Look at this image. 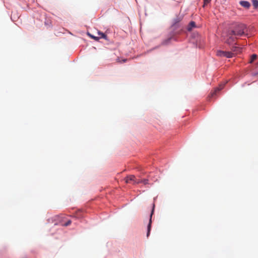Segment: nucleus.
Returning <instances> with one entry per match:
<instances>
[{
    "label": "nucleus",
    "instance_id": "19",
    "mask_svg": "<svg viewBox=\"0 0 258 258\" xmlns=\"http://www.w3.org/2000/svg\"><path fill=\"white\" fill-rule=\"evenodd\" d=\"M122 61H123V62H125L126 61V59H123Z\"/></svg>",
    "mask_w": 258,
    "mask_h": 258
},
{
    "label": "nucleus",
    "instance_id": "17",
    "mask_svg": "<svg viewBox=\"0 0 258 258\" xmlns=\"http://www.w3.org/2000/svg\"><path fill=\"white\" fill-rule=\"evenodd\" d=\"M171 39V38H169L167 39V40H166L165 41H164L163 42V43L164 44H167L170 41Z\"/></svg>",
    "mask_w": 258,
    "mask_h": 258
},
{
    "label": "nucleus",
    "instance_id": "8",
    "mask_svg": "<svg viewBox=\"0 0 258 258\" xmlns=\"http://www.w3.org/2000/svg\"><path fill=\"white\" fill-rule=\"evenodd\" d=\"M195 27H196L195 22L191 21L189 23V24L188 26L187 30H188V31H191V29H192V28Z\"/></svg>",
    "mask_w": 258,
    "mask_h": 258
},
{
    "label": "nucleus",
    "instance_id": "13",
    "mask_svg": "<svg viewBox=\"0 0 258 258\" xmlns=\"http://www.w3.org/2000/svg\"><path fill=\"white\" fill-rule=\"evenodd\" d=\"M252 5L255 9H256L258 7V1L257 0H252Z\"/></svg>",
    "mask_w": 258,
    "mask_h": 258
},
{
    "label": "nucleus",
    "instance_id": "11",
    "mask_svg": "<svg viewBox=\"0 0 258 258\" xmlns=\"http://www.w3.org/2000/svg\"><path fill=\"white\" fill-rule=\"evenodd\" d=\"M257 58V55L255 54H253L251 56L250 59L249 61V63H251L253 62L254 60H255Z\"/></svg>",
    "mask_w": 258,
    "mask_h": 258
},
{
    "label": "nucleus",
    "instance_id": "9",
    "mask_svg": "<svg viewBox=\"0 0 258 258\" xmlns=\"http://www.w3.org/2000/svg\"><path fill=\"white\" fill-rule=\"evenodd\" d=\"M181 21V18L179 17H176L173 20L172 26H175Z\"/></svg>",
    "mask_w": 258,
    "mask_h": 258
},
{
    "label": "nucleus",
    "instance_id": "1",
    "mask_svg": "<svg viewBox=\"0 0 258 258\" xmlns=\"http://www.w3.org/2000/svg\"><path fill=\"white\" fill-rule=\"evenodd\" d=\"M246 30V26L243 24H236L232 30H230L232 34L235 36L240 37L244 35Z\"/></svg>",
    "mask_w": 258,
    "mask_h": 258
},
{
    "label": "nucleus",
    "instance_id": "12",
    "mask_svg": "<svg viewBox=\"0 0 258 258\" xmlns=\"http://www.w3.org/2000/svg\"><path fill=\"white\" fill-rule=\"evenodd\" d=\"M143 183L144 184H147L148 183V179H142V180H138L137 183Z\"/></svg>",
    "mask_w": 258,
    "mask_h": 258
},
{
    "label": "nucleus",
    "instance_id": "16",
    "mask_svg": "<svg viewBox=\"0 0 258 258\" xmlns=\"http://www.w3.org/2000/svg\"><path fill=\"white\" fill-rule=\"evenodd\" d=\"M211 0H204V7L206 5H207L208 4H209L210 2H211Z\"/></svg>",
    "mask_w": 258,
    "mask_h": 258
},
{
    "label": "nucleus",
    "instance_id": "10",
    "mask_svg": "<svg viewBox=\"0 0 258 258\" xmlns=\"http://www.w3.org/2000/svg\"><path fill=\"white\" fill-rule=\"evenodd\" d=\"M98 34L99 36V39L100 38H104L105 40H107V35L106 34H105L104 33H103V32H101L100 31H98Z\"/></svg>",
    "mask_w": 258,
    "mask_h": 258
},
{
    "label": "nucleus",
    "instance_id": "6",
    "mask_svg": "<svg viewBox=\"0 0 258 258\" xmlns=\"http://www.w3.org/2000/svg\"><path fill=\"white\" fill-rule=\"evenodd\" d=\"M239 4L242 7L246 9H249L250 6V4L248 2L245 1H240Z\"/></svg>",
    "mask_w": 258,
    "mask_h": 258
},
{
    "label": "nucleus",
    "instance_id": "15",
    "mask_svg": "<svg viewBox=\"0 0 258 258\" xmlns=\"http://www.w3.org/2000/svg\"><path fill=\"white\" fill-rule=\"evenodd\" d=\"M72 222L71 220H69L66 223H65L63 225L64 226H68L69 225H70L71 224Z\"/></svg>",
    "mask_w": 258,
    "mask_h": 258
},
{
    "label": "nucleus",
    "instance_id": "4",
    "mask_svg": "<svg viewBox=\"0 0 258 258\" xmlns=\"http://www.w3.org/2000/svg\"><path fill=\"white\" fill-rule=\"evenodd\" d=\"M154 205H153V208H152V211H151V213L150 214L149 222V224L147 226V237H149L150 233V231H151V224H152V215L154 213Z\"/></svg>",
    "mask_w": 258,
    "mask_h": 258
},
{
    "label": "nucleus",
    "instance_id": "18",
    "mask_svg": "<svg viewBox=\"0 0 258 258\" xmlns=\"http://www.w3.org/2000/svg\"><path fill=\"white\" fill-rule=\"evenodd\" d=\"M252 75H253V76H258V72H257V73H253V74H252Z\"/></svg>",
    "mask_w": 258,
    "mask_h": 258
},
{
    "label": "nucleus",
    "instance_id": "2",
    "mask_svg": "<svg viewBox=\"0 0 258 258\" xmlns=\"http://www.w3.org/2000/svg\"><path fill=\"white\" fill-rule=\"evenodd\" d=\"M237 37V36L232 34L231 31H229L227 35L226 42L229 44L235 43Z\"/></svg>",
    "mask_w": 258,
    "mask_h": 258
},
{
    "label": "nucleus",
    "instance_id": "3",
    "mask_svg": "<svg viewBox=\"0 0 258 258\" xmlns=\"http://www.w3.org/2000/svg\"><path fill=\"white\" fill-rule=\"evenodd\" d=\"M217 55L220 56L226 57L227 58H231L233 57V53L229 51H224L219 50L217 52Z\"/></svg>",
    "mask_w": 258,
    "mask_h": 258
},
{
    "label": "nucleus",
    "instance_id": "14",
    "mask_svg": "<svg viewBox=\"0 0 258 258\" xmlns=\"http://www.w3.org/2000/svg\"><path fill=\"white\" fill-rule=\"evenodd\" d=\"M88 35L92 38H93V39H94L96 41H98L99 40V37H96V36H94V35L90 34V33H88Z\"/></svg>",
    "mask_w": 258,
    "mask_h": 258
},
{
    "label": "nucleus",
    "instance_id": "7",
    "mask_svg": "<svg viewBox=\"0 0 258 258\" xmlns=\"http://www.w3.org/2000/svg\"><path fill=\"white\" fill-rule=\"evenodd\" d=\"M223 87V85H220L219 87L216 88L214 91L211 93V97H214L217 94V92H219L221 89H222Z\"/></svg>",
    "mask_w": 258,
    "mask_h": 258
},
{
    "label": "nucleus",
    "instance_id": "5",
    "mask_svg": "<svg viewBox=\"0 0 258 258\" xmlns=\"http://www.w3.org/2000/svg\"><path fill=\"white\" fill-rule=\"evenodd\" d=\"M136 177L134 175H131L127 176L125 179V181L126 183H133V184L137 183L138 181L135 180Z\"/></svg>",
    "mask_w": 258,
    "mask_h": 258
},
{
    "label": "nucleus",
    "instance_id": "20",
    "mask_svg": "<svg viewBox=\"0 0 258 258\" xmlns=\"http://www.w3.org/2000/svg\"><path fill=\"white\" fill-rule=\"evenodd\" d=\"M256 65H257V67H258V62L257 63Z\"/></svg>",
    "mask_w": 258,
    "mask_h": 258
}]
</instances>
